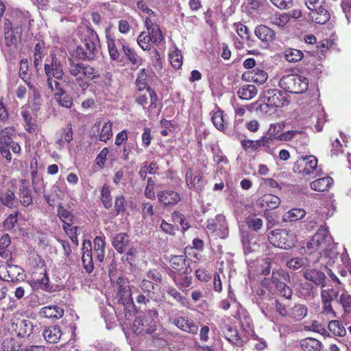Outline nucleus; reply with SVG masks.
I'll return each mask as SVG.
<instances>
[{
  "mask_svg": "<svg viewBox=\"0 0 351 351\" xmlns=\"http://www.w3.org/2000/svg\"><path fill=\"white\" fill-rule=\"evenodd\" d=\"M116 288L117 289L116 299L119 303V308L121 310L123 308L125 317L128 319L129 317L134 313L135 308L131 291L126 279L119 277L117 280Z\"/></svg>",
  "mask_w": 351,
  "mask_h": 351,
  "instance_id": "1",
  "label": "nucleus"
},
{
  "mask_svg": "<svg viewBox=\"0 0 351 351\" xmlns=\"http://www.w3.org/2000/svg\"><path fill=\"white\" fill-rule=\"evenodd\" d=\"M158 314L156 310H149L143 315L137 317L131 326L132 332L136 335L152 334L156 328Z\"/></svg>",
  "mask_w": 351,
  "mask_h": 351,
  "instance_id": "2",
  "label": "nucleus"
},
{
  "mask_svg": "<svg viewBox=\"0 0 351 351\" xmlns=\"http://www.w3.org/2000/svg\"><path fill=\"white\" fill-rule=\"evenodd\" d=\"M14 135L12 127H5L0 130V153L8 162L12 160L10 149L14 154H19L21 149L19 143L12 140Z\"/></svg>",
  "mask_w": 351,
  "mask_h": 351,
  "instance_id": "3",
  "label": "nucleus"
},
{
  "mask_svg": "<svg viewBox=\"0 0 351 351\" xmlns=\"http://www.w3.org/2000/svg\"><path fill=\"white\" fill-rule=\"evenodd\" d=\"M69 72L75 77L77 84L82 89H86L88 87L87 82L82 80V76L93 80L99 75L98 71L93 67L82 63L75 62L72 60H70Z\"/></svg>",
  "mask_w": 351,
  "mask_h": 351,
  "instance_id": "4",
  "label": "nucleus"
},
{
  "mask_svg": "<svg viewBox=\"0 0 351 351\" xmlns=\"http://www.w3.org/2000/svg\"><path fill=\"white\" fill-rule=\"evenodd\" d=\"M304 2L309 10L308 16L312 21L322 25L329 21L330 14L325 0H304Z\"/></svg>",
  "mask_w": 351,
  "mask_h": 351,
  "instance_id": "5",
  "label": "nucleus"
},
{
  "mask_svg": "<svg viewBox=\"0 0 351 351\" xmlns=\"http://www.w3.org/2000/svg\"><path fill=\"white\" fill-rule=\"evenodd\" d=\"M279 84L286 91L299 94L307 90L308 80L300 75L290 74L283 76L280 79Z\"/></svg>",
  "mask_w": 351,
  "mask_h": 351,
  "instance_id": "6",
  "label": "nucleus"
},
{
  "mask_svg": "<svg viewBox=\"0 0 351 351\" xmlns=\"http://www.w3.org/2000/svg\"><path fill=\"white\" fill-rule=\"evenodd\" d=\"M51 59L46 60L45 64V73L47 77V86L51 82L52 85L59 83L57 80H60L64 75L63 66L61 62L58 59L54 53H51Z\"/></svg>",
  "mask_w": 351,
  "mask_h": 351,
  "instance_id": "7",
  "label": "nucleus"
},
{
  "mask_svg": "<svg viewBox=\"0 0 351 351\" xmlns=\"http://www.w3.org/2000/svg\"><path fill=\"white\" fill-rule=\"evenodd\" d=\"M331 242V237L329 234L328 228L321 226L306 245L309 253H313L319 250H325Z\"/></svg>",
  "mask_w": 351,
  "mask_h": 351,
  "instance_id": "8",
  "label": "nucleus"
},
{
  "mask_svg": "<svg viewBox=\"0 0 351 351\" xmlns=\"http://www.w3.org/2000/svg\"><path fill=\"white\" fill-rule=\"evenodd\" d=\"M206 232L215 239L226 238L228 235V229L225 217L222 215H217L215 218L208 219Z\"/></svg>",
  "mask_w": 351,
  "mask_h": 351,
  "instance_id": "9",
  "label": "nucleus"
},
{
  "mask_svg": "<svg viewBox=\"0 0 351 351\" xmlns=\"http://www.w3.org/2000/svg\"><path fill=\"white\" fill-rule=\"evenodd\" d=\"M86 52L79 54V58L92 60L97 53L99 47V40L97 33L93 29H88L84 38Z\"/></svg>",
  "mask_w": 351,
  "mask_h": 351,
  "instance_id": "10",
  "label": "nucleus"
},
{
  "mask_svg": "<svg viewBox=\"0 0 351 351\" xmlns=\"http://www.w3.org/2000/svg\"><path fill=\"white\" fill-rule=\"evenodd\" d=\"M185 182L189 189L196 192L202 191L206 184L203 173L197 167L189 168L186 170Z\"/></svg>",
  "mask_w": 351,
  "mask_h": 351,
  "instance_id": "11",
  "label": "nucleus"
},
{
  "mask_svg": "<svg viewBox=\"0 0 351 351\" xmlns=\"http://www.w3.org/2000/svg\"><path fill=\"white\" fill-rule=\"evenodd\" d=\"M317 167V159L313 155L301 156L293 166L295 172L304 176L311 175Z\"/></svg>",
  "mask_w": 351,
  "mask_h": 351,
  "instance_id": "12",
  "label": "nucleus"
},
{
  "mask_svg": "<svg viewBox=\"0 0 351 351\" xmlns=\"http://www.w3.org/2000/svg\"><path fill=\"white\" fill-rule=\"evenodd\" d=\"M289 278V274L283 269H278L272 273V282L275 285L278 292L286 299H290L292 295L291 288L285 282Z\"/></svg>",
  "mask_w": 351,
  "mask_h": 351,
  "instance_id": "13",
  "label": "nucleus"
},
{
  "mask_svg": "<svg viewBox=\"0 0 351 351\" xmlns=\"http://www.w3.org/2000/svg\"><path fill=\"white\" fill-rule=\"evenodd\" d=\"M108 51L111 60H117L119 57V47L128 45L123 38H116L114 34L112 32L110 27H107L105 31Z\"/></svg>",
  "mask_w": 351,
  "mask_h": 351,
  "instance_id": "14",
  "label": "nucleus"
},
{
  "mask_svg": "<svg viewBox=\"0 0 351 351\" xmlns=\"http://www.w3.org/2000/svg\"><path fill=\"white\" fill-rule=\"evenodd\" d=\"M49 89L53 93L55 101L62 107L71 108L73 106V98L62 88L60 83L52 85L51 82L48 86Z\"/></svg>",
  "mask_w": 351,
  "mask_h": 351,
  "instance_id": "15",
  "label": "nucleus"
},
{
  "mask_svg": "<svg viewBox=\"0 0 351 351\" xmlns=\"http://www.w3.org/2000/svg\"><path fill=\"white\" fill-rule=\"evenodd\" d=\"M19 198L20 203L25 207H27L33 203L31 184L29 180L22 179L19 186Z\"/></svg>",
  "mask_w": 351,
  "mask_h": 351,
  "instance_id": "16",
  "label": "nucleus"
},
{
  "mask_svg": "<svg viewBox=\"0 0 351 351\" xmlns=\"http://www.w3.org/2000/svg\"><path fill=\"white\" fill-rule=\"evenodd\" d=\"M303 277L317 287L326 286V276L321 270L314 268L306 269L303 271Z\"/></svg>",
  "mask_w": 351,
  "mask_h": 351,
  "instance_id": "17",
  "label": "nucleus"
},
{
  "mask_svg": "<svg viewBox=\"0 0 351 351\" xmlns=\"http://www.w3.org/2000/svg\"><path fill=\"white\" fill-rule=\"evenodd\" d=\"M93 253L90 241H84L82 246V261L87 273H91L94 269Z\"/></svg>",
  "mask_w": 351,
  "mask_h": 351,
  "instance_id": "18",
  "label": "nucleus"
},
{
  "mask_svg": "<svg viewBox=\"0 0 351 351\" xmlns=\"http://www.w3.org/2000/svg\"><path fill=\"white\" fill-rule=\"evenodd\" d=\"M157 197L158 201L165 206H174L181 200L180 194L173 190L160 191Z\"/></svg>",
  "mask_w": 351,
  "mask_h": 351,
  "instance_id": "19",
  "label": "nucleus"
},
{
  "mask_svg": "<svg viewBox=\"0 0 351 351\" xmlns=\"http://www.w3.org/2000/svg\"><path fill=\"white\" fill-rule=\"evenodd\" d=\"M280 202L279 197L273 194H265L257 201L258 205L265 210L276 209L279 206Z\"/></svg>",
  "mask_w": 351,
  "mask_h": 351,
  "instance_id": "20",
  "label": "nucleus"
},
{
  "mask_svg": "<svg viewBox=\"0 0 351 351\" xmlns=\"http://www.w3.org/2000/svg\"><path fill=\"white\" fill-rule=\"evenodd\" d=\"M173 323L180 330L191 334H197L199 327L192 320L185 317H178L174 319Z\"/></svg>",
  "mask_w": 351,
  "mask_h": 351,
  "instance_id": "21",
  "label": "nucleus"
},
{
  "mask_svg": "<svg viewBox=\"0 0 351 351\" xmlns=\"http://www.w3.org/2000/svg\"><path fill=\"white\" fill-rule=\"evenodd\" d=\"M8 274L7 275L8 279L7 281H20L23 280L25 278V274L23 269L17 265L12 263V258L8 260Z\"/></svg>",
  "mask_w": 351,
  "mask_h": 351,
  "instance_id": "22",
  "label": "nucleus"
},
{
  "mask_svg": "<svg viewBox=\"0 0 351 351\" xmlns=\"http://www.w3.org/2000/svg\"><path fill=\"white\" fill-rule=\"evenodd\" d=\"M40 315L45 318L58 319L63 316L64 310L57 305H49L43 307Z\"/></svg>",
  "mask_w": 351,
  "mask_h": 351,
  "instance_id": "23",
  "label": "nucleus"
},
{
  "mask_svg": "<svg viewBox=\"0 0 351 351\" xmlns=\"http://www.w3.org/2000/svg\"><path fill=\"white\" fill-rule=\"evenodd\" d=\"M333 179L330 176H326L313 181L311 183V189L319 192L326 191L333 184Z\"/></svg>",
  "mask_w": 351,
  "mask_h": 351,
  "instance_id": "24",
  "label": "nucleus"
},
{
  "mask_svg": "<svg viewBox=\"0 0 351 351\" xmlns=\"http://www.w3.org/2000/svg\"><path fill=\"white\" fill-rule=\"evenodd\" d=\"M62 332L59 326L49 327L43 331V336L47 342L56 343L60 339Z\"/></svg>",
  "mask_w": 351,
  "mask_h": 351,
  "instance_id": "25",
  "label": "nucleus"
},
{
  "mask_svg": "<svg viewBox=\"0 0 351 351\" xmlns=\"http://www.w3.org/2000/svg\"><path fill=\"white\" fill-rule=\"evenodd\" d=\"M254 34L261 41L266 43L271 42L275 37L274 32L265 25L258 26L254 30Z\"/></svg>",
  "mask_w": 351,
  "mask_h": 351,
  "instance_id": "26",
  "label": "nucleus"
},
{
  "mask_svg": "<svg viewBox=\"0 0 351 351\" xmlns=\"http://www.w3.org/2000/svg\"><path fill=\"white\" fill-rule=\"evenodd\" d=\"M16 326L17 336L20 337H29L34 330V326L29 319L20 320L16 324Z\"/></svg>",
  "mask_w": 351,
  "mask_h": 351,
  "instance_id": "27",
  "label": "nucleus"
},
{
  "mask_svg": "<svg viewBox=\"0 0 351 351\" xmlns=\"http://www.w3.org/2000/svg\"><path fill=\"white\" fill-rule=\"evenodd\" d=\"M105 239L102 237H96L94 239V256L99 262H102L105 257Z\"/></svg>",
  "mask_w": 351,
  "mask_h": 351,
  "instance_id": "28",
  "label": "nucleus"
},
{
  "mask_svg": "<svg viewBox=\"0 0 351 351\" xmlns=\"http://www.w3.org/2000/svg\"><path fill=\"white\" fill-rule=\"evenodd\" d=\"M11 244L10 237L8 234H3L0 239V256L5 260H10L12 258V253L8 249Z\"/></svg>",
  "mask_w": 351,
  "mask_h": 351,
  "instance_id": "29",
  "label": "nucleus"
},
{
  "mask_svg": "<svg viewBox=\"0 0 351 351\" xmlns=\"http://www.w3.org/2000/svg\"><path fill=\"white\" fill-rule=\"evenodd\" d=\"M307 313L308 308L305 305L296 304L290 309L289 317L295 321H300L307 315Z\"/></svg>",
  "mask_w": 351,
  "mask_h": 351,
  "instance_id": "30",
  "label": "nucleus"
},
{
  "mask_svg": "<svg viewBox=\"0 0 351 351\" xmlns=\"http://www.w3.org/2000/svg\"><path fill=\"white\" fill-rule=\"evenodd\" d=\"M123 51L127 57V59L132 64V66H134L132 69H136L139 66L142 65V58L138 56L136 52L130 49L128 45H123Z\"/></svg>",
  "mask_w": 351,
  "mask_h": 351,
  "instance_id": "31",
  "label": "nucleus"
},
{
  "mask_svg": "<svg viewBox=\"0 0 351 351\" xmlns=\"http://www.w3.org/2000/svg\"><path fill=\"white\" fill-rule=\"evenodd\" d=\"M128 243V235L126 233H119L113 237L112 245L117 251L121 254Z\"/></svg>",
  "mask_w": 351,
  "mask_h": 351,
  "instance_id": "32",
  "label": "nucleus"
},
{
  "mask_svg": "<svg viewBox=\"0 0 351 351\" xmlns=\"http://www.w3.org/2000/svg\"><path fill=\"white\" fill-rule=\"evenodd\" d=\"M295 239L293 234H289L287 230H281L279 233V243L278 245L284 249H289L294 245Z\"/></svg>",
  "mask_w": 351,
  "mask_h": 351,
  "instance_id": "33",
  "label": "nucleus"
},
{
  "mask_svg": "<svg viewBox=\"0 0 351 351\" xmlns=\"http://www.w3.org/2000/svg\"><path fill=\"white\" fill-rule=\"evenodd\" d=\"M283 55L285 60L291 63L298 62L304 58V53L301 50L293 48L285 49Z\"/></svg>",
  "mask_w": 351,
  "mask_h": 351,
  "instance_id": "34",
  "label": "nucleus"
},
{
  "mask_svg": "<svg viewBox=\"0 0 351 351\" xmlns=\"http://www.w3.org/2000/svg\"><path fill=\"white\" fill-rule=\"evenodd\" d=\"M171 266L178 272L187 273L188 267L186 260L184 256H175L171 259Z\"/></svg>",
  "mask_w": 351,
  "mask_h": 351,
  "instance_id": "35",
  "label": "nucleus"
},
{
  "mask_svg": "<svg viewBox=\"0 0 351 351\" xmlns=\"http://www.w3.org/2000/svg\"><path fill=\"white\" fill-rule=\"evenodd\" d=\"M322 346V343L314 338H306L300 342V347L304 351H320Z\"/></svg>",
  "mask_w": 351,
  "mask_h": 351,
  "instance_id": "36",
  "label": "nucleus"
},
{
  "mask_svg": "<svg viewBox=\"0 0 351 351\" xmlns=\"http://www.w3.org/2000/svg\"><path fill=\"white\" fill-rule=\"evenodd\" d=\"M27 86L29 88L32 90V95L29 97V102L32 105V107L35 110H37L40 108V106L42 104L43 99L37 90V88L34 86V84L30 82L27 83Z\"/></svg>",
  "mask_w": 351,
  "mask_h": 351,
  "instance_id": "37",
  "label": "nucleus"
},
{
  "mask_svg": "<svg viewBox=\"0 0 351 351\" xmlns=\"http://www.w3.org/2000/svg\"><path fill=\"white\" fill-rule=\"evenodd\" d=\"M212 152L213 154V160L217 165V170L221 171L224 168L225 165H228V160L217 146H213Z\"/></svg>",
  "mask_w": 351,
  "mask_h": 351,
  "instance_id": "38",
  "label": "nucleus"
},
{
  "mask_svg": "<svg viewBox=\"0 0 351 351\" xmlns=\"http://www.w3.org/2000/svg\"><path fill=\"white\" fill-rule=\"evenodd\" d=\"M46 52L44 49L43 44L40 43H37L34 47V64L37 71L41 67L42 60Z\"/></svg>",
  "mask_w": 351,
  "mask_h": 351,
  "instance_id": "39",
  "label": "nucleus"
},
{
  "mask_svg": "<svg viewBox=\"0 0 351 351\" xmlns=\"http://www.w3.org/2000/svg\"><path fill=\"white\" fill-rule=\"evenodd\" d=\"M136 86L139 91L146 90L149 92L151 89L147 83V71L145 69H141L138 74Z\"/></svg>",
  "mask_w": 351,
  "mask_h": 351,
  "instance_id": "40",
  "label": "nucleus"
},
{
  "mask_svg": "<svg viewBox=\"0 0 351 351\" xmlns=\"http://www.w3.org/2000/svg\"><path fill=\"white\" fill-rule=\"evenodd\" d=\"M0 200L3 205L8 208L16 207L17 205L15 194L10 190H7L4 193H2L0 196Z\"/></svg>",
  "mask_w": 351,
  "mask_h": 351,
  "instance_id": "41",
  "label": "nucleus"
},
{
  "mask_svg": "<svg viewBox=\"0 0 351 351\" xmlns=\"http://www.w3.org/2000/svg\"><path fill=\"white\" fill-rule=\"evenodd\" d=\"M328 330L335 336L344 337L346 330L341 322L338 320H332L328 325Z\"/></svg>",
  "mask_w": 351,
  "mask_h": 351,
  "instance_id": "42",
  "label": "nucleus"
},
{
  "mask_svg": "<svg viewBox=\"0 0 351 351\" xmlns=\"http://www.w3.org/2000/svg\"><path fill=\"white\" fill-rule=\"evenodd\" d=\"M306 211L302 208H293L289 210L284 216V221H295L304 217Z\"/></svg>",
  "mask_w": 351,
  "mask_h": 351,
  "instance_id": "43",
  "label": "nucleus"
},
{
  "mask_svg": "<svg viewBox=\"0 0 351 351\" xmlns=\"http://www.w3.org/2000/svg\"><path fill=\"white\" fill-rule=\"evenodd\" d=\"M211 120L215 127L220 130L223 131L226 128V123L223 115V112L221 110H217L213 112Z\"/></svg>",
  "mask_w": 351,
  "mask_h": 351,
  "instance_id": "44",
  "label": "nucleus"
},
{
  "mask_svg": "<svg viewBox=\"0 0 351 351\" xmlns=\"http://www.w3.org/2000/svg\"><path fill=\"white\" fill-rule=\"evenodd\" d=\"M110 309L105 308L102 311V317H104L106 326L110 329L112 325L115 323L116 319H119V316L117 315V313L110 306Z\"/></svg>",
  "mask_w": 351,
  "mask_h": 351,
  "instance_id": "45",
  "label": "nucleus"
},
{
  "mask_svg": "<svg viewBox=\"0 0 351 351\" xmlns=\"http://www.w3.org/2000/svg\"><path fill=\"white\" fill-rule=\"evenodd\" d=\"M21 343L14 338H6L1 344L3 351H20Z\"/></svg>",
  "mask_w": 351,
  "mask_h": 351,
  "instance_id": "46",
  "label": "nucleus"
},
{
  "mask_svg": "<svg viewBox=\"0 0 351 351\" xmlns=\"http://www.w3.org/2000/svg\"><path fill=\"white\" fill-rule=\"evenodd\" d=\"M290 21V15L287 13L274 14L271 17V23L279 27H284Z\"/></svg>",
  "mask_w": 351,
  "mask_h": 351,
  "instance_id": "47",
  "label": "nucleus"
},
{
  "mask_svg": "<svg viewBox=\"0 0 351 351\" xmlns=\"http://www.w3.org/2000/svg\"><path fill=\"white\" fill-rule=\"evenodd\" d=\"M309 261L306 258L296 257L287 261V265L290 269H298L302 267L308 266Z\"/></svg>",
  "mask_w": 351,
  "mask_h": 351,
  "instance_id": "48",
  "label": "nucleus"
},
{
  "mask_svg": "<svg viewBox=\"0 0 351 351\" xmlns=\"http://www.w3.org/2000/svg\"><path fill=\"white\" fill-rule=\"evenodd\" d=\"M112 122L108 121L104 124L99 134V140L107 142L112 136Z\"/></svg>",
  "mask_w": 351,
  "mask_h": 351,
  "instance_id": "49",
  "label": "nucleus"
},
{
  "mask_svg": "<svg viewBox=\"0 0 351 351\" xmlns=\"http://www.w3.org/2000/svg\"><path fill=\"white\" fill-rule=\"evenodd\" d=\"M185 274L179 272L173 277L174 282L180 288L188 287L191 284V278L184 275Z\"/></svg>",
  "mask_w": 351,
  "mask_h": 351,
  "instance_id": "50",
  "label": "nucleus"
},
{
  "mask_svg": "<svg viewBox=\"0 0 351 351\" xmlns=\"http://www.w3.org/2000/svg\"><path fill=\"white\" fill-rule=\"evenodd\" d=\"M101 199L106 208H109L112 206V197L110 195V189L108 185L104 184L101 190Z\"/></svg>",
  "mask_w": 351,
  "mask_h": 351,
  "instance_id": "51",
  "label": "nucleus"
},
{
  "mask_svg": "<svg viewBox=\"0 0 351 351\" xmlns=\"http://www.w3.org/2000/svg\"><path fill=\"white\" fill-rule=\"evenodd\" d=\"M58 215L64 225L73 224V216L70 211L60 206L58 208Z\"/></svg>",
  "mask_w": 351,
  "mask_h": 351,
  "instance_id": "52",
  "label": "nucleus"
},
{
  "mask_svg": "<svg viewBox=\"0 0 351 351\" xmlns=\"http://www.w3.org/2000/svg\"><path fill=\"white\" fill-rule=\"evenodd\" d=\"M284 128V124L277 123H273L269 125V128L267 131V135L272 137L275 140H280L281 132Z\"/></svg>",
  "mask_w": 351,
  "mask_h": 351,
  "instance_id": "53",
  "label": "nucleus"
},
{
  "mask_svg": "<svg viewBox=\"0 0 351 351\" xmlns=\"http://www.w3.org/2000/svg\"><path fill=\"white\" fill-rule=\"evenodd\" d=\"M151 38L146 32H141L137 38L138 45L144 51H148L151 49Z\"/></svg>",
  "mask_w": 351,
  "mask_h": 351,
  "instance_id": "54",
  "label": "nucleus"
},
{
  "mask_svg": "<svg viewBox=\"0 0 351 351\" xmlns=\"http://www.w3.org/2000/svg\"><path fill=\"white\" fill-rule=\"evenodd\" d=\"M264 2L265 0H244L243 5L245 6V12L252 14Z\"/></svg>",
  "mask_w": 351,
  "mask_h": 351,
  "instance_id": "55",
  "label": "nucleus"
},
{
  "mask_svg": "<svg viewBox=\"0 0 351 351\" xmlns=\"http://www.w3.org/2000/svg\"><path fill=\"white\" fill-rule=\"evenodd\" d=\"M21 114L26 123L25 130L28 132H32L34 130V124L32 122V119L27 108L23 107Z\"/></svg>",
  "mask_w": 351,
  "mask_h": 351,
  "instance_id": "56",
  "label": "nucleus"
},
{
  "mask_svg": "<svg viewBox=\"0 0 351 351\" xmlns=\"http://www.w3.org/2000/svg\"><path fill=\"white\" fill-rule=\"evenodd\" d=\"M245 223L249 228L255 231L261 229L263 226V221L261 219L257 217L256 215L249 216L245 219Z\"/></svg>",
  "mask_w": 351,
  "mask_h": 351,
  "instance_id": "57",
  "label": "nucleus"
},
{
  "mask_svg": "<svg viewBox=\"0 0 351 351\" xmlns=\"http://www.w3.org/2000/svg\"><path fill=\"white\" fill-rule=\"evenodd\" d=\"M257 94V89L252 84H243V100H248L254 97Z\"/></svg>",
  "mask_w": 351,
  "mask_h": 351,
  "instance_id": "58",
  "label": "nucleus"
},
{
  "mask_svg": "<svg viewBox=\"0 0 351 351\" xmlns=\"http://www.w3.org/2000/svg\"><path fill=\"white\" fill-rule=\"evenodd\" d=\"M338 295L339 291L336 288L322 289L321 291L322 300L332 302V300L337 298Z\"/></svg>",
  "mask_w": 351,
  "mask_h": 351,
  "instance_id": "59",
  "label": "nucleus"
},
{
  "mask_svg": "<svg viewBox=\"0 0 351 351\" xmlns=\"http://www.w3.org/2000/svg\"><path fill=\"white\" fill-rule=\"evenodd\" d=\"M63 229L69 237L73 243L75 245H78V239L77 236V227L73 224L63 225Z\"/></svg>",
  "mask_w": 351,
  "mask_h": 351,
  "instance_id": "60",
  "label": "nucleus"
},
{
  "mask_svg": "<svg viewBox=\"0 0 351 351\" xmlns=\"http://www.w3.org/2000/svg\"><path fill=\"white\" fill-rule=\"evenodd\" d=\"M147 34L151 38L152 42L155 44H159L163 40V35L159 25L154 26V28L148 31Z\"/></svg>",
  "mask_w": 351,
  "mask_h": 351,
  "instance_id": "61",
  "label": "nucleus"
},
{
  "mask_svg": "<svg viewBox=\"0 0 351 351\" xmlns=\"http://www.w3.org/2000/svg\"><path fill=\"white\" fill-rule=\"evenodd\" d=\"M155 185V180L151 178H148L147 186L144 191V195L147 199L152 200L156 199V193L154 191Z\"/></svg>",
  "mask_w": 351,
  "mask_h": 351,
  "instance_id": "62",
  "label": "nucleus"
},
{
  "mask_svg": "<svg viewBox=\"0 0 351 351\" xmlns=\"http://www.w3.org/2000/svg\"><path fill=\"white\" fill-rule=\"evenodd\" d=\"M226 279L225 274H223V270L220 268L219 269V272L215 274L214 276V289L215 291L221 292L222 290V281Z\"/></svg>",
  "mask_w": 351,
  "mask_h": 351,
  "instance_id": "63",
  "label": "nucleus"
},
{
  "mask_svg": "<svg viewBox=\"0 0 351 351\" xmlns=\"http://www.w3.org/2000/svg\"><path fill=\"white\" fill-rule=\"evenodd\" d=\"M169 60L175 69H179L182 64V55L180 51L176 50L169 54Z\"/></svg>",
  "mask_w": 351,
  "mask_h": 351,
  "instance_id": "64",
  "label": "nucleus"
}]
</instances>
